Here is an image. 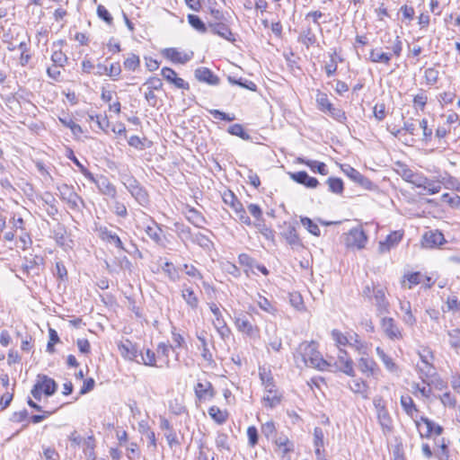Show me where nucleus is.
I'll use <instances>...</instances> for the list:
<instances>
[{
    "label": "nucleus",
    "mask_w": 460,
    "mask_h": 460,
    "mask_svg": "<svg viewBox=\"0 0 460 460\" xmlns=\"http://www.w3.org/2000/svg\"><path fill=\"white\" fill-rule=\"evenodd\" d=\"M359 370L367 376H373L376 374L378 367L375 360L368 357H362L358 360Z\"/></svg>",
    "instance_id": "obj_25"
},
{
    "label": "nucleus",
    "mask_w": 460,
    "mask_h": 460,
    "mask_svg": "<svg viewBox=\"0 0 460 460\" xmlns=\"http://www.w3.org/2000/svg\"><path fill=\"white\" fill-rule=\"evenodd\" d=\"M400 308L404 312V315L402 317L403 323L411 327L414 326L417 320L412 314L410 302H400Z\"/></svg>",
    "instance_id": "obj_33"
},
{
    "label": "nucleus",
    "mask_w": 460,
    "mask_h": 460,
    "mask_svg": "<svg viewBox=\"0 0 460 460\" xmlns=\"http://www.w3.org/2000/svg\"><path fill=\"white\" fill-rule=\"evenodd\" d=\"M349 346L354 348L359 354L367 355V346L359 339L357 333L349 335Z\"/></svg>",
    "instance_id": "obj_42"
},
{
    "label": "nucleus",
    "mask_w": 460,
    "mask_h": 460,
    "mask_svg": "<svg viewBox=\"0 0 460 460\" xmlns=\"http://www.w3.org/2000/svg\"><path fill=\"white\" fill-rule=\"evenodd\" d=\"M59 120L65 127L70 128L74 135L77 136L83 132L82 128L76 124L70 116L67 115L59 118Z\"/></svg>",
    "instance_id": "obj_48"
},
{
    "label": "nucleus",
    "mask_w": 460,
    "mask_h": 460,
    "mask_svg": "<svg viewBox=\"0 0 460 460\" xmlns=\"http://www.w3.org/2000/svg\"><path fill=\"white\" fill-rule=\"evenodd\" d=\"M186 218L197 227H202L206 223L205 217L194 208L187 207L185 211Z\"/></svg>",
    "instance_id": "obj_30"
},
{
    "label": "nucleus",
    "mask_w": 460,
    "mask_h": 460,
    "mask_svg": "<svg viewBox=\"0 0 460 460\" xmlns=\"http://www.w3.org/2000/svg\"><path fill=\"white\" fill-rule=\"evenodd\" d=\"M163 271L168 276V278L172 281H178L180 279V275L177 269L173 266L172 262H165L162 267Z\"/></svg>",
    "instance_id": "obj_52"
},
{
    "label": "nucleus",
    "mask_w": 460,
    "mask_h": 460,
    "mask_svg": "<svg viewBox=\"0 0 460 460\" xmlns=\"http://www.w3.org/2000/svg\"><path fill=\"white\" fill-rule=\"evenodd\" d=\"M130 194L142 206L146 205L149 201L147 192L141 186L135 187V189L130 192Z\"/></svg>",
    "instance_id": "obj_44"
},
{
    "label": "nucleus",
    "mask_w": 460,
    "mask_h": 460,
    "mask_svg": "<svg viewBox=\"0 0 460 460\" xmlns=\"http://www.w3.org/2000/svg\"><path fill=\"white\" fill-rule=\"evenodd\" d=\"M327 111L334 119H336L337 121H339L341 123H344L347 119L345 112L339 108H335L332 106Z\"/></svg>",
    "instance_id": "obj_63"
},
{
    "label": "nucleus",
    "mask_w": 460,
    "mask_h": 460,
    "mask_svg": "<svg viewBox=\"0 0 460 460\" xmlns=\"http://www.w3.org/2000/svg\"><path fill=\"white\" fill-rule=\"evenodd\" d=\"M449 343L455 349H460V330L453 329L448 332Z\"/></svg>",
    "instance_id": "obj_61"
},
{
    "label": "nucleus",
    "mask_w": 460,
    "mask_h": 460,
    "mask_svg": "<svg viewBox=\"0 0 460 460\" xmlns=\"http://www.w3.org/2000/svg\"><path fill=\"white\" fill-rule=\"evenodd\" d=\"M376 355L383 361L387 370L394 372L397 369L396 364L394 362L391 357H389L380 347L376 349Z\"/></svg>",
    "instance_id": "obj_40"
},
{
    "label": "nucleus",
    "mask_w": 460,
    "mask_h": 460,
    "mask_svg": "<svg viewBox=\"0 0 460 460\" xmlns=\"http://www.w3.org/2000/svg\"><path fill=\"white\" fill-rule=\"evenodd\" d=\"M275 443L279 450L281 451L282 460H290L289 456H288V454L292 450V445L289 440L287 438H279Z\"/></svg>",
    "instance_id": "obj_39"
},
{
    "label": "nucleus",
    "mask_w": 460,
    "mask_h": 460,
    "mask_svg": "<svg viewBox=\"0 0 460 460\" xmlns=\"http://www.w3.org/2000/svg\"><path fill=\"white\" fill-rule=\"evenodd\" d=\"M290 177L296 182L305 185L310 189H314L319 184V181L316 178L309 176L308 173L305 171L293 172L290 174Z\"/></svg>",
    "instance_id": "obj_24"
},
{
    "label": "nucleus",
    "mask_w": 460,
    "mask_h": 460,
    "mask_svg": "<svg viewBox=\"0 0 460 460\" xmlns=\"http://www.w3.org/2000/svg\"><path fill=\"white\" fill-rule=\"evenodd\" d=\"M446 242L443 234L438 230L426 232L421 240L424 248H436Z\"/></svg>",
    "instance_id": "obj_11"
},
{
    "label": "nucleus",
    "mask_w": 460,
    "mask_h": 460,
    "mask_svg": "<svg viewBox=\"0 0 460 460\" xmlns=\"http://www.w3.org/2000/svg\"><path fill=\"white\" fill-rule=\"evenodd\" d=\"M92 182H94L100 190L103 195L109 196L111 198H115L116 196V188L114 185L106 178L105 176H100L98 178L94 177L93 181H91Z\"/></svg>",
    "instance_id": "obj_22"
},
{
    "label": "nucleus",
    "mask_w": 460,
    "mask_h": 460,
    "mask_svg": "<svg viewBox=\"0 0 460 460\" xmlns=\"http://www.w3.org/2000/svg\"><path fill=\"white\" fill-rule=\"evenodd\" d=\"M336 365L340 368V370L345 373L346 375L350 376H354L353 361L348 356L346 350H343L341 349H339Z\"/></svg>",
    "instance_id": "obj_17"
},
{
    "label": "nucleus",
    "mask_w": 460,
    "mask_h": 460,
    "mask_svg": "<svg viewBox=\"0 0 460 460\" xmlns=\"http://www.w3.org/2000/svg\"><path fill=\"white\" fill-rule=\"evenodd\" d=\"M43 258L38 255H35L30 259L25 258L22 266V272L27 276L40 275V266L43 264Z\"/></svg>",
    "instance_id": "obj_16"
},
{
    "label": "nucleus",
    "mask_w": 460,
    "mask_h": 460,
    "mask_svg": "<svg viewBox=\"0 0 460 460\" xmlns=\"http://www.w3.org/2000/svg\"><path fill=\"white\" fill-rule=\"evenodd\" d=\"M18 49L21 50V57H20V64L22 66H26L30 59L31 56L27 53V44L25 41H20L18 43Z\"/></svg>",
    "instance_id": "obj_60"
},
{
    "label": "nucleus",
    "mask_w": 460,
    "mask_h": 460,
    "mask_svg": "<svg viewBox=\"0 0 460 460\" xmlns=\"http://www.w3.org/2000/svg\"><path fill=\"white\" fill-rule=\"evenodd\" d=\"M119 349L125 358L135 361L137 360L139 355L138 349L137 345L130 341L126 340L125 342L119 345Z\"/></svg>",
    "instance_id": "obj_27"
},
{
    "label": "nucleus",
    "mask_w": 460,
    "mask_h": 460,
    "mask_svg": "<svg viewBox=\"0 0 460 460\" xmlns=\"http://www.w3.org/2000/svg\"><path fill=\"white\" fill-rule=\"evenodd\" d=\"M420 422H422L426 425L425 432H422L420 430V436L429 438L431 435V433H433V429L436 424L432 420L428 419L427 417H420V419L419 420H415V424L418 428H420Z\"/></svg>",
    "instance_id": "obj_47"
},
{
    "label": "nucleus",
    "mask_w": 460,
    "mask_h": 460,
    "mask_svg": "<svg viewBox=\"0 0 460 460\" xmlns=\"http://www.w3.org/2000/svg\"><path fill=\"white\" fill-rule=\"evenodd\" d=\"M296 160H297V163L303 164H305L306 166H308L314 172H318L322 175H327L329 172L327 170L326 164L323 162L308 160L304 157H298Z\"/></svg>",
    "instance_id": "obj_29"
},
{
    "label": "nucleus",
    "mask_w": 460,
    "mask_h": 460,
    "mask_svg": "<svg viewBox=\"0 0 460 460\" xmlns=\"http://www.w3.org/2000/svg\"><path fill=\"white\" fill-rule=\"evenodd\" d=\"M227 131L229 134L237 136L243 140H249L251 138L250 135L244 131L243 127L241 124L231 125Z\"/></svg>",
    "instance_id": "obj_51"
},
{
    "label": "nucleus",
    "mask_w": 460,
    "mask_h": 460,
    "mask_svg": "<svg viewBox=\"0 0 460 460\" xmlns=\"http://www.w3.org/2000/svg\"><path fill=\"white\" fill-rule=\"evenodd\" d=\"M367 241V234L360 226L350 229L345 236V243L349 248L361 250L365 247Z\"/></svg>",
    "instance_id": "obj_2"
},
{
    "label": "nucleus",
    "mask_w": 460,
    "mask_h": 460,
    "mask_svg": "<svg viewBox=\"0 0 460 460\" xmlns=\"http://www.w3.org/2000/svg\"><path fill=\"white\" fill-rule=\"evenodd\" d=\"M317 104L320 107V110L323 112H326L330 110L333 105L329 102L328 97L325 93H318L316 97Z\"/></svg>",
    "instance_id": "obj_58"
},
{
    "label": "nucleus",
    "mask_w": 460,
    "mask_h": 460,
    "mask_svg": "<svg viewBox=\"0 0 460 460\" xmlns=\"http://www.w3.org/2000/svg\"><path fill=\"white\" fill-rule=\"evenodd\" d=\"M140 64L138 56L130 54L124 61V67L130 71H135Z\"/></svg>",
    "instance_id": "obj_56"
},
{
    "label": "nucleus",
    "mask_w": 460,
    "mask_h": 460,
    "mask_svg": "<svg viewBox=\"0 0 460 460\" xmlns=\"http://www.w3.org/2000/svg\"><path fill=\"white\" fill-rule=\"evenodd\" d=\"M162 76L176 88L188 90L190 85L182 78L178 77L176 72L170 67H164L161 70Z\"/></svg>",
    "instance_id": "obj_18"
},
{
    "label": "nucleus",
    "mask_w": 460,
    "mask_h": 460,
    "mask_svg": "<svg viewBox=\"0 0 460 460\" xmlns=\"http://www.w3.org/2000/svg\"><path fill=\"white\" fill-rule=\"evenodd\" d=\"M402 236L403 233L402 231H394L389 234L384 241L379 242V252H388L392 248L395 247L402 241Z\"/></svg>",
    "instance_id": "obj_14"
},
{
    "label": "nucleus",
    "mask_w": 460,
    "mask_h": 460,
    "mask_svg": "<svg viewBox=\"0 0 460 460\" xmlns=\"http://www.w3.org/2000/svg\"><path fill=\"white\" fill-rule=\"evenodd\" d=\"M377 414L378 422L384 434H388L393 430V420L387 410L380 411Z\"/></svg>",
    "instance_id": "obj_32"
},
{
    "label": "nucleus",
    "mask_w": 460,
    "mask_h": 460,
    "mask_svg": "<svg viewBox=\"0 0 460 460\" xmlns=\"http://www.w3.org/2000/svg\"><path fill=\"white\" fill-rule=\"evenodd\" d=\"M208 27L213 34L218 35L230 42L235 40L233 32L223 22H208Z\"/></svg>",
    "instance_id": "obj_12"
},
{
    "label": "nucleus",
    "mask_w": 460,
    "mask_h": 460,
    "mask_svg": "<svg viewBox=\"0 0 460 460\" xmlns=\"http://www.w3.org/2000/svg\"><path fill=\"white\" fill-rule=\"evenodd\" d=\"M395 172L400 175L405 181L416 186L422 173L412 171L407 164L397 162L394 164Z\"/></svg>",
    "instance_id": "obj_7"
},
{
    "label": "nucleus",
    "mask_w": 460,
    "mask_h": 460,
    "mask_svg": "<svg viewBox=\"0 0 460 460\" xmlns=\"http://www.w3.org/2000/svg\"><path fill=\"white\" fill-rule=\"evenodd\" d=\"M188 22L191 27H193L196 31L200 33H206L208 27L205 24V22L196 14H189Z\"/></svg>",
    "instance_id": "obj_41"
},
{
    "label": "nucleus",
    "mask_w": 460,
    "mask_h": 460,
    "mask_svg": "<svg viewBox=\"0 0 460 460\" xmlns=\"http://www.w3.org/2000/svg\"><path fill=\"white\" fill-rule=\"evenodd\" d=\"M69 159L73 161V163L78 167L79 171L83 173V175L89 181H93V174L84 166L83 165L79 160L74 155L73 152L70 151Z\"/></svg>",
    "instance_id": "obj_53"
},
{
    "label": "nucleus",
    "mask_w": 460,
    "mask_h": 460,
    "mask_svg": "<svg viewBox=\"0 0 460 460\" xmlns=\"http://www.w3.org/2000/svg\"><path fill=\"white\" fill-rule=\"evenodd\" d=\"M140 360H137V363H142L146 366L155 367V354L150 349H146V352H140Z\"/></svg>",
    "instance_id": "obj_45"
},
{
    "label": "nucleus",
    "mask_w": 460,
    "mask_h": 460,
    "mask_svg": "<svg viewBox=\"0 0 460 460\" xmlns=\"http://www.w3.org/2000/svg\"><path fill=\"white\" fill-rule=\"evenodd\" d=\"M146 233L153 241L156 243H160L161 239V229L157 226H147L146 229Z\"/></svg>",
    "instance_id": "obj_62"
},
{
    "label": "nucleus",
    "mask_w": 460,
    "mask_h": 460,
    "mask_svg": "<svg viewBox=\"0 0 460 460\" xmlns=\"http://www.w3.org/2000/svg\"><path fill=\"white\" fill-rule=\"evenodd\" d=\"M375 305L376 306L377 314L383 315L389 313L390 305L385 298L383 289L377 288L373 290Z\"/></svg>",
    "instance_id": "obj_23"
},
{
    "label": "nucleus",
    "mask_w": 460,
    "mask_h": 460,
    "mask_svg": "<svg viewBox=\"0 0 460 460\" xmlns=\"http://www.w3.org/2000/svg\"><path fill=\"white\" fill-rule=\"evenodd\" d=\"M181 296L190 307L192 309H196L198 307L199 299L192 288H183L181 290Z\"/></svg>",
    "instance_id": "obj_36"
},
{
    "label": "nucleus",
    "mask_w": 460,
    "mask_h": 460,
    "mask_svg": "<svg viewBox=\"0 0 460 460\" xmlns=\"http://www.w3.org/2000/svg\"><path fill=\"white\" fill-rule=\"evenodd\" d=\"M60 198L65 200L70 208L77 209L78 202L84 203L82 198L75 191L74 187L63 183L58 186Z\"/></svg>",
    "instance_id": "obj_3"
},
{
    "label": "nucleus",
    "mask_w": 460,
    "mask_h": 460,
    "mask_svg": "<svg viewBox=\"0 0 460 460\" xmlns=\"http://www.w3.org/2000/svg\"><path fill=\"white\" fill-rule=\"evenodd\" d=\"M330 191L341 194L343 191V181L340 178L331 177L327 180Z\"/></svg>",
    "instance_id": "obj_50"
},
{
    "label": "nucleus",
    "mask_w": 460,
    "mask_h": 460,
    "mask_svg": "<svg viewBox=\"0 0 460 460\" xmlns=\"http://www.w3.org/2000/svg\"><path fill=\"white\" fill-rule=\"evenodd\" d=\"M228 198L231 199V207L234 208L235 214L237 211L244 208L242 203L236 199L232 191H228L227 193L224 194L223 199L225 203H228Z\"/></svg>",
    "instance_id": "obj_55"
},
{
    "label": "nucleus",
    "mask_w": 460,
    "mask_h": 460,
    "mask_svg": "<svg viewBox=\"0 0 460 460\" xmlns=\"http://www.w3.org/2000/svg\"><path fill=\"white\" fill-rule=\"evenodd\" d=\"M97 231L102 240L110 243H113L116 247L121 250H125L120 238L115 233H112L111 230H109L106 226H100Z\"/></svg>",
    "instance_id": "obj_26"
},
{
    "label": "nucleus",
    "mask_w": 460,
    "mask_h": 460,
    "mask_svg": "<svg viewBox=\"0 0 460 460\" xmlns=\"http://www.w3.org/2000/svg\"><path fill=\"white\" fill-rule=\"evenodd\" d=\"M374 116L378 121L385 119L386 116L385 104L376 103L373 109Z\"/></svg>",
    "instance_id": "obj_64"
},
{
    "label": "nucleus",
    "mask_w": 460,
    "mask_h": 460,
    "mask_svg": "<svg viewBox=\"0 0 460 460\" xmlns=\"http://www.w3.org/2000/svg\"><path fill=\"white\" fill-rule=\"evenodd\" d=\"M164 56L173 63L185 64L193 58V52H183L176 48H168L163 51Z\"/></svg>",
    "instance_id": "obj_13"
},
{
    "label": "nucleus",
    "mask_w": 460,
    "mask_h": 460,
    "mask_svg": "<svg viewBox=\"0 0 460 460\" xmlns=\"http://www.w3.org/2000/svg\"><path fill=\"white\" fill-rule=\"evenodd\" d=\"M381 329L385 336L392 341H399L402 339V329L399 327L395 320L392 317L384 316L381 319Z\"/></svg>",
    "instance_id": "obj_5"
},
{
    "label": "nucleus",
    "mask_w": 460,
    "mask_h": 460,
    "mask_svg": "<svg viewBox=\"0 0 460 460\" xmlns=\"http://www.w3.org/2000/svg\"><path fill=\"white\" fill-rule=\"evenodd\" d=\"M428 354L429 355H424L420 353V361L417 363V370L422 381L429 385V378L436 375V368L429 360V357L433 358L432 355L429 352H428Z\"/></svg>",
    "instance_id": "obj_4"
},
{
    "label": "nucleus",
    "mask_w": 460,
    "mask_h": 460,
    "mask_svg": "<svg viewBox=\"0 0 460 460\" xmlns=\"http://www.w3.org/2000/svg\"><path fill=\"white\" fill-rule=\"evenodd\" d=\"M197 399L199 402L210 400L216 395V391L209 381H199L194 387Z\"/></svg>",
    "instance_id": "obj_9"
},
{
    "label": "nucleus",
    "mask_w": 460,
    "mask_h": 460,
    "mask_svg": "<svg viewBox=\"0 0 460 460\" xmlns=\"http://www.w3.org/2000/svg\"><path fill=\"white\" fill-rule=\"evenodd\" d=\"M424 77L428 84H434L438 79V71L433 67H429L424 72Z\"/></svg>",
    "instance_id": "obj_59"
},
{
    "label": "nucleus",
    "mask_w": 460,
    "mask_h": 460,
    "mask_svg": "<svg viewBox=\"0 0 460 460\" xmlns=\"http://www.w3.org/2000/svg\"><path fill=\"white\" fill-rule=\"evenodd\" d=\"M281 394L276 390L273 383L267 384L265 395L262 398V403L265 407L274 408L281 402Z\"/></svg>",
    "instance_id": "obj_15"
},
{
    "label": "nucleus",
    "mask_w": 460,
    "mask_h": 460,
    "mask_svg": "<svg viewBox=\"0 0 460 460\" xmlns=\"http://www.w3.org/2000/svg\"><path fill=\"white\" fill-rule=\"evenodd\" d=\"M209 308L215 316V320L213 321V325L217 329L219 335L224 339L225 337L229 335L230 330L227 327L217 305L213 303L209 305Z\"/></svg>",
    "instance_id": "obj_10"
},
{
    "label": "nucleus",
    "mask_w": 460,
    "mask_h": 460,
    "mask_svg": "<svg viewBox=\"0 0 460 460\" xmlns=\"http://www.w3.org/2000/svg\"><path fill=\"white\" fill-rule=\"evenodd\" d=\"M295 363L297 367H312L318 370H325L329 363L323 358L314 341H303L294 354Z\"/></svg>",
    "instance_id": "obj_1"
},
{
    "label": "nucleus",
    "mask_w": 460,
    "mask_h": 460,
    "mask_svg": "<svg viewBox=\"0 0 460 460\" xmlns=\"http://www.w3.org/2000/svg\"><path fill=\"white\" fill-rule=\"evenodd\" d=\"M332 337L338 346L349 345V335L347 336L338 330H332Z\"/></svg>",
    "instance_id": "obj_57"
},
{
    "label": "nucleus",
    "mask_w": 460,
    "mask_h": 460,
    "mask_svg": "<svg viewBox=\"0 0 460 460\" xmlns=\"http://www.w3.org/2000/svg\"><path fill=\"white\" fill-rule=\"evenodd\" d=\"M349 389L354 393L367 399L368 397V386L363 380L357 378L349 383Z\"/></svg>",
    "instance_id": "obj_31"
},
{
    "label": "nucleus",
    "mask_w": 460,
    "mask_h": 460,
    "mask_svg": "<svg viewBox=\"0 0 460 460\" xmlns=\"http://www.w3.org/2000/svg\"><path fill=\"white\" fill-rule=\"evenodd\" d=\"M417 188L423 189L427 194L432 195L438 193L442 189V182L439 181L430 180L425 175L421 174L420 180L416 184Z\"/></svg>",
    "instance_id": "obj_19"
},
{
    "label": "nucleus",
    "mask_w": 460,
    "mask_h": 460,
    "mask_svg": "<svg viewBox=\"0 0 460 460\" xmlns=\"http://www.w3.org/2000/svg\"><path fill=\"white\" fill-rule=\"evenodd\" d=\"M191 240L193 243L199 244L202 248L208 249L211 245V241L208 236L201 233H197L191 236Z\"/></svg>",
    "instance_id": "obj_54"
},
{
    "label": "nucleus",
    "mask_w": 460,
    "mask_h": 460,
    "mask_svg": "<svg viewBox=\"0 0 460 460\" xmlns=\"http://www.w3.org/2000/svg\"><path fill=\"white\" fill-rule=\"evenodd\" d=\"M208 415L217 423L223 424L227 420L228 412L226 411L220 410L217 406H211L208 409Z\"/></svg>",
    "instance_id": "obj_35"
},
{
    "label": "nucleus",
    "mask_w": 460,
    "mask_h": 460,
    "mask_svg": "<svg viewBox=\"0 0 460 460\" xmlns=\"http://www.w3.org/2000/svg\"><path fill=\"white\" fill-rule=\"evenodd\" d=\"M401 405L404 411L411 418H414L416 413L419 411L410 395H402L401 397Z\"/></svg>",
    "instance_id": "obj_34"
},
{
    "label": "nucleus",
    "mask_w": 460,
    "mask_h": 460,
    "mask_svg": "<svg viewBox=\"0 0 460 460\" xmlns=\"http://www.w3.org/2000/svg\"><path fill=\"white\" fill-rule=\"evenodd\" d=\"M300 221L303 226L312 234L315 236H319L321 234L319 226L309 217H301Z\"/></svg>",
    "instance_id": "obj_49"
},
{
    "label": "nucleus",
    "mask_w": 460,
    "mask_h": 460,
    "mask_svg": "<svg viewBox=\"0 0 460 460\" xmlns=\"http://www.w3.org/2000/svg\"><path fill=\"white\" fill-rule=\"evenodd\" d=\"M343 172L354 182L358 183L361 187H363L366 190H373L375 185L374 183L367 177H365L363 174H361L358 170L355 168L346 165L344 168H342Z\"/></svg>",
    "instance_id": "obj_8"
},
{
    "label": "nucleus",
    "mask_w": 460,
    "mask_h": 460,
    "mask_svg": "<svg viewBox=\"0 0 460 460\" xmlns=\"http://www.w3.org/2000/svg\"><path fill=\"white\" fill-rule=\"evenodd\" d=\"M35 384H39L40 385V389L46 396L53 395L58 389V384L56 381L43 374L37 376Z\"/></svg>",
    "instance_id": "obj_20"
},
{
    "label": "nucleus",
    "mask_w": 460,
    "mask_h": 460,
    "mask_svg": "<svg viewBox=\"0 0 460 460\" xmlns=\"http://www.w3.org/2000/svg\"><path fill=\"white\" fill-rule=\"evenodd\" d=\"M197 338L200 341V346H201V349H202L201 357L209 365L213 364L214 363L213 356H212V353L210 352V350H209V349L208 347L207 340H206L203 332H201L200 334H198Z\"/></svg>",
    "instance_id": "obj_38"
},
{
    "label": "nucleus",
    "mask_w": 460,
    "mask_h": 460,
    "mask_svg": "<svg viewBox=\"0 0 460 460\" xmlns=\"http://www.w3.org/2000/svg\"><path fill=\"white\" fill-rule=\"evenodd\" d=\"M392 58V54L388 52H382L378 49H372L369 54L370 61L374 63L389 64Z\"/></svg>",
    "instance_id": "obj_37"
},
{
    "label": "nucleus",
    "mask_w": 460,
    "mask_h": 460,
    "mask_svg": "<svg viewBox=\"0 0 460 460\" xmlns=\"http://www.w3.org/2000/svg\"><path fill=\"white\" fill-rule=\"evenodd\" d=\"M234 324L240 332L249 336L250 338L259 337L260 330L258 326L252 324L245 314H242L235 317Z\"/></svg>",
    "instance_id": "obj_6"
},
{
    "label": "nucleus",
    "mask_w": 460,
    "mask_h": 460,
    "mask_svg": "<svg viewBox=\"0 0 460 460\" xmlns=\"http://www.w3.org/2000/svg\"><path fill=\"white\" fill-rule=\"evenodd\" d=\"M282 235L284 236L287 243L293 248H299L302 247V242L296 233V230L295 226H288L287 229L282 233Z\"/></svg>",
    "instance_id": "obj_28"
},
{
    "label": "nucleus",
    "mask_w": 460,
    "mask_h": 460,
    "mask_svg": "<svg viewBox=\"0 0 460 460\" xmlns=\"http://www.w3.org/2000/svg\"><path fill=\"white\" fill-rule=\"evenodd\" d=\"M195 78L202 83H206L209 85H217L219 84V78L208 67H199L194 72Z\"/></svg>",
    "instance_id": "obj_21"
},
{
    "label": "nucleus",
    "mask_w": 460,
    "mask_h": 460,
    "mask_svg": "<svg viewBox=\"0 0 460 460\" xmlns=\"http://www.w3.org/2000/svg\"><path fill=\"white\" fill-rule=\"evenodd\" d=\"M228 81L232 84L239 85L243 88L248 89L252 92H255L257 90V85L252 81H250L247 79H243V78L235 79L233 76H228Z\"/></svg>",
    "instance_id": "obj_46"
},
{
    "label": "nucleus",
    "mask_w": 460,
    "mask_h": 460,
    "mask_svg": "<svg viewBox=\"0 0 460 460\" xmlns=\"http://www.w3.org/2000/svg\"><path fill=\"white\" fill-rule=\"evenodd\" d=\"M299 41L305 45L307 49L315 43L316 37L311 28H307L301 32Z\"/></svg>",
    "instance_id": "obj_43"
}]
</instances>
